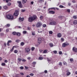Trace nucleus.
Segmentation results:
<instances>
[{"label":"nucleus","mask_w":77,"mask_h":77,"mask_svg":"<svg viewBox=\"0 0 77 77\" xmlns=\"http://www.w3.org/2000/svg\"><path fill=\"white\" fill-rule=\"evenodd\" d=\"M37 17L36 15H33V16L29 17L28 18V21L29 22H32L33 21H35L36 20Z\"/></svg>","instance_id":"obj_1"},{"label":"nucleus","mask_w":77,"mask_h":77,"mask_svg":"<svg viewBox=\"0 0 77 77\" xmlns=\"http://www.w3.org/2000/svg\"><path fill=\"white\" fill-rule=\"evenodd\" d=\"M6 17L8 20H14V16L11 14H7Z\"/></svg>","instance_id":"obj_2"},{"label":"nucleus","mask_w":77,"mask_h":77,"mask_svg":"<svg viewBox=\"0 0 77 77\" xmlns=\"http://www.w3.org/2000/svg\"><path fill=\"white\" fill-rule=\"evenodd\" d=\"M42 23L40 22H38L37 23L36 25V27H39L42 26Z\"/></svg>","instance_id":"obj_3"},{"label":"nucleus","mask_w":77,"mask_h":77,"mask_svg":"<svg viewBox=\"0 0 77 77\" xmlns=\"http://www.w3.org/2000/svg\"><path fill=\"white\" fill-rule=\"evenodd\" d=\"M30 51V48L29 47H26L25 48V52L26 53H29Z\"/></svg>","instance_id":"obj_4"},{"label":"nucleus","mask_w":77,"mask_h":77,"mask_svg":"<svg viewBox=\"0 0 77 77\" xmlns=\"http://www.w3.org/2000/svg\"><path fill=\"white\" fill-rule=\"evenodd\" d=\"M69 43L67 42L64 43L62 44L63 47H66L67 45H69Z\"/></svg>","instance_id":"obj_5"},{"label":"nucleus","mask_w":77,"mask_h":77,"mask_svg":"<svg viewBox=\"0 0 77 77\" xmlns=\"http://www.w3.org/2000/svg\"><path fill=\"white\" fill-rule=\"evenodd\" d=\"M19 14V12H18V11L17 10H15L14 13V15H15V17H17L18 15V14Z\"/></svg>","instance_id":"obj_6"},{"label":"nucleus","mask_w":77,"mask_h":77,"mask_svg":"<svg viewBox=\"0 0 77 77\" xmlns=\"http://www.w3.org/2000/svg\"><path fill=\"white\" fill-rule=\"evenodd\" d=\"M38 42L39 44L42 42V38H39L38 39Z\"/></svg>","instance_id":"obj_7"},{"label":"nucleus","mask_w":77,"mask_h":77,"mask_svg":"<svg viewBox=\"0 0 77 77\" xmlns=\"http://www.w3.org/2000/svg\"><path fill=\"white\" fill-rule=\"evenodd\" d=\"M73 51H74V52L77 53V48H76L75 47H73L72 48Z\"/></svg>","instance_id":"obj_8"},{"label":"nucleus","mask_w":77,"mask_h":77,"mask_svg":"<svg viewBox=\"0 0 77 77\" xmlns=\"http://www.w3.org/2000/svg\"><path fill=\"white\" fill-rule=\"evenodd\" d=\"M56 23L55 22H51L49 23V25H56Z\"/></svg>","instance_id":"obj_9"},{"label":"nucleus","mask_w":77,"mask_h":77,"mask_svg":"<svg viewBox=\"0 0 77 77\" xmlns=\"http://www.w3.org/2000/svg\"><path fill=\"white\" fill-rule=\"evenodd\" d=\"M49 14H54V13H55V12L54 11H50L49 12Z\"/></svg>","instance_id":"obj_10"},{"label":"nucleus","mask_w":77,"mask_h":77,"mask_svg":"<svg viewBox=\"0 0 77 77\" xmlns=\"http://www.w3.org/2000/svg\"><path fill=\"white\" fill-rule=\"evenodd\" d=\"M62 36V34L60 33H58L57 35V37L58 38H60Z\"/></svg>","instance_id":"obj_11"},{"label":"nucleus","mask_w":77,"mask_h":77,"mask_svg":"<svg viewBox=\"0 0 77 77\" xmlns=\"http://www.w3.org/2000/svg\"><path fill=\"white\" fill-rule=\"evenodd\" d=\"M12 42V41L11 40H9L8 41V42L7 43V45L8 46H9L10 45H9L10 43H11Z\"/></svg>","instance_id":"obj_12"},{"label":"nucleus","mask_w":77,"mask_h":77,"mask_svg":"<svg viewBox=\"0 0 77 77\" xmlns=\"http://www.w3.org/2000/svg\"><path fill=\"white\" fill-rule=\"evenodd\" d=\"M18 63H21V61H22V59L21 58H18Z\"/></svg>","instance_id":"obj_13"},{"label":"nucleus","mask_w":77,"mask_h":77,"mask_svg":"<svg viewBox=\"0 0 77 77\" xmlns=\"http://www.w3.org/2000/svg\"><path fill=\"white\" fill-rule=\"evenodd\" d=\"M71 74V72H69L68 70L67 71V75L68 76V75H69Z\"/></svg>","instance_id":"obj_14"},{"label":"nucleus","mask_w":77,"mask_h":77,"mask_svg":"<svg viewBox=\"0 0 77 77\" xmlns=\"http://www.w3.org/2000/svg\"><path fill=\"white\" fill-rule=\"evenodd\" d=\"M24 18H21V17H20L19 18V20H20V21H24Z\"/></svg>","instance_id":"obj_15"},{"label":"nucleus","mask_w":77,"mask_h":77,"mask_svg":"<svg viewBox=\"0 0 77 77\" xmlns=\"http://www.w3.org/2000/svg\"><path fill=\"white\" fill-rule=\"evenodd\" d=\"M22 3H25L27 2V0H22Z\"/></svg>","instance_id":"obj_16"},{"label":"nucleus","mask_w":77,"mask_h":77,"mask_svg":"<svg viewBox=\"0 0 77 77\" xmlns=\"http://www.w3.org/2000/svg\"><path fill=\"white\" fill-rule=\"evenodd\" d=\"M19 7L20 8H23V5H22V4H19Z\"/></svg>","instance_id":"obj_17"},{"label":"nucleus","mask_w":77,"mask_h":77,"mask_svg":"<svg viewBox=\"0 0 77 77\" xmlns=\"http://www.w3.org/2000/svg\"><path fill=\"white\" fill-rule=\"evenodd\" d=\"M59 7L60 8H65V7L63 6V5H60L59 6Z\"/></svg>","instance_id":"obj_18"},{"label":"nucleus","mask_w":77,"mask_h":77,"mask_svg":"<svg viewBox=\"0 0 77 77\" xmlns=\"http://www.w3.org/2000/svg\"><path fill=\"white\" fill-rule=\"evenodd\" d=\"M5 27H10V24H7L5 26Z\"/></svg>","instance_id":"obj_19"},{"label":"nucleus","mask_w":77,"mask_h":77,"mask_svg":"<svg viewBox=\"0 0 77 77\" xmlns=\"http://www.w3.org/2000/svg\"><path fill=\"white\" fill-rule=\"evenodd\" d=\"M47 51H48L47 50H45L43 51V53H44V54L46 53L47 52Z\"/></svg>","instance_id":"obj_20"},{"label":"nucleus","mask_w":77,"mask_h":77,"mask_svg":"<svg viewBox=\"0 0 77 77\" xmlns=\"http://www.w3.org/2000/svg\"><path fill=\"white\" fill-rule=\"evenodd\" d=\"M4 8L5 9H8V6H4Z\"/></svg>","instance_id":"obj_21"},{"label":"nucleus","mask_w":77,"mask_h":77,"mask_svg":"<svg viewBox=\"0 0 77 77\" xmlns=\"http://www.w3.org/2000/svg\"><path fill=\"white\" fill-rule=\"evenodd\" d=\"M16 35L17 36H20V35H21V34L20 32H16Z\"/></svg>","instance_id":"obj_22"},{"label":"nucleus","mask_w":77,"mask_h":77,"mask_svg":"<svg viewBox=\"0 0 77 77\" xmlns=\"http://www.w3.org/2000/svg\"><path fill=\"white\" fill-rule=\"evenodd\" d=\"M53 32L52 31H50L49 32V34H50V35H52V34H53Z\"/></svg>","instance_id":"obj_23"},{"label":"nucleus","mask_w":77,"mask_h":77,"mask_svg":"<svg viewBox=\"0 0 77 77\" xmlns=\"http://www.w3.org/2000/svg\"><path fill=\"white\" fill-rule=\"evenodd\" d=\"M49 45L51 47H53V43H50Z\"/></svg>","instance_id":"obj_24"},{"label":"nucleus","mask_w":77,"mask_h":77,"mask_svg":"<svg viewBox=\"0 0 77 77\" xmlns=\"http://www.w3.org/2000/svg\"><path fill=\"white\" fill-rule=\"evenodd\" d=\"M73 24H77V20H75L73 22Z\"/></svg>","instance_id":"obj_25"},{"label":"nucleus","mask_w":77,"mask_h":77,"mask_svg":"<svg viewBox=\"0 0 77 77\" xmlns=\"http://www.w3.org/2000/svg\"><path fill=\"white\" fill-rule=\"evenodd\" d=\"M20 45L22 46H23L24 45V42H22L20 43Z\"/></svg>","instance_id":"obj_26"},{"label":"nucleus","mask_w":77,"mask_h":77,"mask_svg":"<svg viewBox=\"0 0 77 77\" xmlns=\"http://www.w3.org/2000/svg\"><path fill=\"white\" fill-rule=\"evenodd\" d=\"M47 59H48V63H49V62H51V59H50V58H47Z\"/></svg>","instance_id":"obj_27"},{"label":"nucleus","mask_w":77,"mask_h":77,"mask_svg":"<svg viewBox=\"0 0 77 77\" xmlns=\"http://www.w3.org/2000/svg\"><path fill=\"white\" fill-rule=\"evenodd\" d=\"M32 64V65H36V62H33Z\"/></svg>","instance_id":"obj_28"},{"label":"nucleus","mask_w":77,"mask_h":77,"mask_svg":"<svg viewBox=\"0 0 77 77\" xmlns=\"http://www.w3.org/2000/svg\"><path fill=\"white\" fill-rule=\"evenodd\" d=\"M17 3L19 4V5H20V4H21V1H17Z\"/></svg>","instance_id":"obj_29"},{"label":"nucleus","mask_w":77,"mask_h":77,"mask_svg":"<svg viewBox=\"0 0 77 77\" xmlns=\"http://www.w3.org/2000/svg\"><path fill=\"white\" fill-rule=\"evenodd\" d=\"M32 35L33 36H35V32H32Z\"/></svg>","instance_id":"obj_30"},{"label":"nucleus","mask_w":77,"mask_h":77,"mask_svg":"<svg viewBox=\"0 0 77 77\" xmlns=\"http://www.w3.org/2000/svg\"><path fill=\"white\" fill-rule=\"evenodd\" d=\"M40 18L41 20H42V19H43V16H40Z\"/></svg>","instance_id":"obj_31"},{"label":"nucleus","mask_w":77,"mask_h":77,"mask_svg":"<svg viewBox=\"0 0 77 77\" xmlns=\"http://www.w3.org/2000/svg\"><path fill=\"white\" fill-rule=\"evenodd\" d=\"M43 59V57H40L38 58L39 60H42Z\"/></svg>","instance_id":"obj_32"},{"label":"nucleus","mask_w":77,"mask_h":77,"mask_svg":"<svg viewBox=\"0 0 77 77\" xmlns=\"http://www.w3.org/2000/svg\"><path fill=\"white\" fill-rule=\"evenodd\" d=\"M39 2L40 3H42V2H44V0H39Z\"/></svg>","instance_id":"obj_33"},{"label":"nucleus","mask_w":77,"mask_h":77,"mask_svg":"<svg viewBox=\"0 0 77 77\" xmlns=\"http://www.w3.org/2000/svg\"><path fill=\"white\" fill-rule=\"evenodd\" d=\"M17 32H13V34L14 35H16Z\"/></svg>","instance_id":"obj_34"},{"label":"nucleus","mask_w":77,"mask_h":77,"mask_svg":"<svg viewBox=\"0 0 77 77\" xmlns=\"http://www.w3.org/2000/svg\"><path fill=\"white\" fill-rule=\"evenodd\" d=\"M7 6H11V3H8L7 4Z\"/></svg>","instance_id":"obj_35"},{"label":"nucleus","mask_w":77,"mask_h":77,"mask_svg":"<svg viewBox=\"0 0 77 77\" xmlns=\"http://www.w3.org/2000/svg\"><path fill=\"white\" fill-rule=\"evenodd\" d=\"M27 31H24L23 32V34H26V33H27Z\"/></svg>","instance_id":"obj_36"},{"label":"nucleus","mask_w":77,"mask_h":77,"mask_svg":"<svg viewBox=\"0 0 77 77\" xmlns=\"http://www.w3.org/2000/svg\"><path fill=\"white\" fill-rule=\"evenodd\" d=\"M14 53H18V50H14Z\"/></svg>","instance_id":"obj_37"},{"label":"nucleus","mask_w":77,"mask_h":77,"mask_svg":"<svg viewBox=\"0 0 77 77\" xmlns=\"http://www.w3.org/2000/svg\"><path fill=\"white\" fill-rule=\"evenodd\" d=\"M14 48H12L10 50V51L11 52H12L14 51Z\"/></svg>","instance_id":"obj_38"},{"label":"nucleus","mask_w":77,"mask_h":77,"mask_svg":"<svg viewBox=\"0 0 77 77\" xmlns=\"http://www.w3.org/2000/svg\"><path fill=\"white\" fill-rule=\"evenodd\" d=\"M6 65V64L5 63H2V64L1 65L2 66H5Z\"/></svg>","instance_id":"obj_39"},{"label":"nucleus","mask_w":77,"mask_h":77,"mask_svg":"<svg viewBox=\"0 0 77 77\" xmlns=\"http://www.w3.org/2000/svg\"><path fill=\"white\" fill-rule=\"evenodd\" d=\"M11 0H6V3H8L9 2H11Z\"/></svg>","instance_id":"obj_40"},{"label":"nucleus","mask_w":77,"mask_h":77,"mask_svg":"<svg viewBox=\"0 0 77 77\" xmlns=\"http://www.w3.org/2000/svg\"><path fill=\"white\" fill-rule=\"evenodd\" d=\"M73 17L74 19H77V16H74Z\"/></svg>","instance_id":"obj_41"},{"label":"nucleus","mask_w":77,"mask_h":77,"mask_svg":"<svg viewBox=\"0 0 77 77\" xmlns=\"http://www.w3.org/2000/svg\"><path fill=\"white\" fill-rule=\"evenodd\" d=\"M53 53H54V54H56V53H57V51H53Z\"/></svg>","instance_id":"obj_42"},{"label":"nucleus","mask_w":77,"mask_h":77,"mask_svg":"<svg viewBox=\"0 0 77 77\" xmlns=\"http://www.w3.org/2000/svg\"><path fill=\"white\" fill-rule=\"evenodd\" d=\"M50 9H54V10H55V8H48V11H50Z\"/></svg>","instance_id":"obj_43"},{"label":"nucleus","mask_w":77,"mask_h":77,"mask_svg":"<svg viewBox=\"0 0 77 77\" xmlns=\"http://www.w3.org/2000/svg\"><path fill=\"white\" fill-rule=\"evenodd\" d=\"M35 50V48L34 47H32V48H31V50H32V51H33V50Z\"/></svg>","instance_id":"obj_44"},{"label":"nucleus","mask_w":77,"mask_h":77,"mask_svg":"<svg viewBox=\"0 0 77 77\" xmlns=\"http://www.w3.org/2000/svg\"><path fill=\"white\" fill-rule=\"evenodd\" d=\"M19 41H20V40H19L18 39H17L16 40L15 42H16L18 43V42H19Z\"/></svg>","instance_id":"obj_45"},{"label":"nucleus","mask_w":77,"mask_h":77,"mask_svg":"<svg viewBox=\"0 0 77 77\" xmlns=\"http://www.w3.org/2000/svg\"><path fill=\"white\" fill-rule=\"evenodd\" d=\"M47 25L45 24H44L43 25V27H45Z\"/></svg>","instance_id":"obj_46"},{"label":"nucleus","mask_w":77,"mask_h":77,"mask_svg":"<svg viewBox=\"0 0 77 77\" xmlns=\"http://www.w3.org/2000/svg\"><path fill=\"white\" fill-rule=\"evenodd\" d=\"M3 35H4V34L3 33H0V36H3Z\"/></svg>","instance_id":"obj_47"},{"label":"nucleus","mask_w":77,"mask_h":77,"mask_svg":"<svg viewBox=\"0 0 77 77\" xmlns=\"http://www.w3.org/2000/svg\"><path fill=\"white\" fill-rule=\"evenodd\" d=\"M22 62H26V60L24 59H23L22 60Z\"/></svg>","instance_id":"obj_48"},{"label":"nucleus","mask_w":77,"mask_h":77,"mask_svg":"<svg viewBox=\"0 0 77 77\" xmlns=\"http://www.w3.org/2000/svg\"><path fill=\"white\" fill-rule=\"evenodd\" d=\"M21 11H22V12H25V11H26V10H25L22 9L21 10Z\"/></svg>","instance_id":"obj_49"},{"label":"nucleus","mask_w":77,"mask_h":77,"mask_svg":"<svg viewBox=\"0 0 77 77\" xmlns=\"http://www.w3.org/2000/svg\"><path fill=\"white\" fill-rule=\"evenodd\" d=\"M67 12H70V9H67Z\"/></svg>","instance_id":"obj_50"},{"label":"nucleus","mask_w":77,"mask_h":77,"mask_svg":"<svg viewBox=\"0 0 77 77\" xmlns=\"http://www.w3.org/2000/svg\"><path fill=\"white\" fill-rule=\"evenodd\" d=\"M59 54H62V52L61 51H59Z\"/></svg>","instance_id":"obj_51"},{"label":"nucleus","mask_w":77,"mask_h":77,"mask_svg":"<svg viewBox=\"0 0 77 77\" xmlns=\"http://www.w3.org/2000/svg\"><path fill=\"white\" fill-rule=\"evenodd\" d=\"M73 59L72 58H71L70 60V62H73Z\"/></svg>","instance_id":"obj_52"},{"label":"nucleus","mask_w":77,"mask_h":77,"mask_svg":"<svg viewBox=\"0 0 77 77\" xmlns=\"http://www.w3.org/2000/svg\"><path fill=\"white\" fill-rule=\"evenodd\" d=\"M63 16H60L58 17L59 18H62Z\"/></svg>","instance_id":"obj_53"},{"label":"nucleus","mask_w":77,"mask_h":77,"mask_svg":"<svg viewBox=\"0 0 77 77\" xmlns=\"http://www.w3.org/2000/svg\"><path fill=\"white\" fill-rule=\"evenodd\" d=\"M20 69H24V67L23 66H21L20 67Z\"/></svg>","instance_id":"obj_54"},{"label":"nucleus","mask_w":77,"mask_h":77,"mask_svg":"<svg viewBox=\"0 0 77 77\" xmlns=\"http://www.w3.org/2000/svg\"><path fill=\"white\" fill-rule=\"evenodd\" d=\"M72 3H75L76 2L74 0H73L72 1Z\"/></svg>","instance_id":"obj_55"},{"label":"nucleus","mask_w":77,"mask_h":77,"mask_svg":"<svg viewBox=\"0 0 77 77\" xmlns=\"http://www.w3.org/2000/svg\"><path fill=\"white\" fill-rule=\"evenodd\" d=\"M68 5L69 6H70L71 5V3H68Z\"/></svg>","instance_id":"obj_56"},{"label":"nucleus","mask_w":77,"mask_h":77,"mask_svg":"<svg viewBox=\"0 0 77 77\" xmlns=\"http://www.w3.org/2000/svg\"><path fill=\"white\" fill-rule=\"evenodd\" d=\"M30 75L31 76H33V75H34V74L33 73H31Z\"/></svg>","instance_id":"obj_57"},{"label":"nucleus","mask_w":77,"mask_h":77,"mask_svg":"<svg viewBox=\"0 0 77 77\" xmlns=\"http://www.w3.org/2000/svg\"><path fill=\"white\" fill-rule=\"evenodd\" d=\"M33 3H34V2L33 1L31 2V5H33Z\"/></svg>","instance_id":"obj_58"},{"label":"nucleus","mask_w":77,"mask_h":77,"mask_svg":"<svg viewBox=\"0 0 77 77\" xmlns=\"http://www.w3.org/2000/svg\"><path fill=\"white\" fill-rule=\"evenodd\" d=\"M9 29H7L6 30V31L7 32H9Z\"/></svg>","instance_id":"obj_59"},{"label":"nucleus","mask_w":77,"mask_h":77,"mask_svg":"<svg viewBox=\"0 0 77 77\" xmlns=\"http://www.w3.org/2000/svg\"><path fill=\"white\" fill-rule=\"evenodd\" d=\"M38 33H42V31L39 30L38 31Z\"/></svg>","instance_id":"obj_60"},{"label":"nucleus","mask_w":77,"mask_h":77,"mask_svg":"<svg viewBox=\"0 0 77 77\" xmlns=\"http://www.w3.org/2000/svg\"><path fill=\"white\" fill-rule=\"evenodd\" d=\"M59 65H60V66H62V63L61 62H60Z\"/></svg>","instance_id":"obj_61"},{"label":"nucleus","mask_w":77,"mask_h":77,"mask_svg":"<svg viewBox=\"0 0 77 77\" xmlns=\"http://www.w3.org/2000/svg\"><path fill=\"white\" fill-rule=\"evenodd\" d=\"M4 62L5 63H7L8 62V60H5L4 61Z\"/></svg>","instance_id":"obj_62"},{"label":"nucleus","mask_w":77,"mask_h":77,"mask_svg":"<svg viewBox=\"0 0 77 77\" xmlns=\"http://www.w3.org/2000/svg\"><path fill=\"white\" fill-rule=\"evenodd\" d=\"M61 41H64V39L63 38H61Z\"/></svg>","instance_id":"obj_63"},{"label":"nucleus","mask_w":77,"mask_h":77,"mask_svg":"<svg viewBox=\"0 0 77 77\" xmlns=\"http://www.w3.org/2000/svg\"><path fill=\"white\" fill-rule=\"evenodd\" d=\"M44 72H45V73H47V70H45L44 71Z\"/></svg>","instance_id":"obj_64"}]
</instances>
